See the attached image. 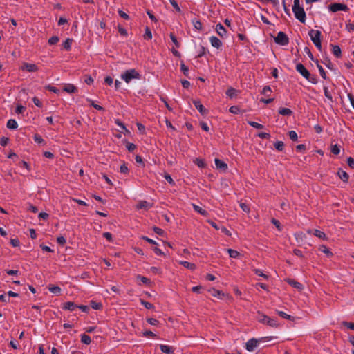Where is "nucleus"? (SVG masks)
Returning a JSON list of instances; mask_svg holds the SVG:
<instances>
[{
  "instance_id": "1",
  "label": "nucleus",
  "mask_w": 354,
  "mask_h": 354,
  "mask_svg": "<svg viewBox=\"0 0 354 354\" xmlns=\"http://www.w3.org/2000/svg\"><path fill=\"white\" fill-rule=\"evenodd\" d=\"M296 70L305 79L312 84H316L318 82V80L315 75H311L310 72L306 68V67L301 63L296 65Z\"/></svg>"
},
{
  "instance_id": "2",
  "label": "nucleus",
  "mask_w": 354,
  "mask_h": 354,
  "mask_svg": "<svg viewBox=\"0 0 354 354\" xmlns=\"http://www.w3.org/2000/svg\"><path fill=\"white\" fill-rule=\"evenodd\" d=\"M258 322L266 324L272 328H278L279 324L276 318H271L261 312H258Z\"/></svg>"
},
{
  "instance_id": "3",
  "label": "nucleus",
  "mask_w": 354,
  "mask_h": 354,
  "mask_svg": "<svg viewBox=\"0 0 354 354\" xmlns=\"http://www.w3.org/2000/svg\"><path fill=\"white\" fill-rule=\"evenodd\" d=\"M140 77L141 75L134 68L127 70L121 75V78L127 84L133 79H140Z\"/></svg>"
},
{
  "instance_id": "4",
  "label": "nucleus",
  "mask_w": 354,
  "mask_h": 354,
  "mask_svg": "<svg viewBox=\"0 0 354 354\" xmlns=\"http://www.w3.org/2000/svg\"><path fill=\"white\" fill-rule=\"evenodd\" d=\"M272 337H263L259 339L251 338L245 343V349L248 351L252 352L256 348L258 347L259 344L262 341V339H268L271 340Z\"/></svg>"
},
{
  "instance_id": "5",
  "label": "nucleus",
  "mask_w": 354,
  "mask_h": 354,
  "mask_svg": "<svg viewBox=\"0 0 354 354\" xmlns=\"http://www.w3.org/2000/svg\"><path fill=\"white\" fill-rule=\"evenodd\" d=\"M274 42L281 46H286L289 44V38L288 35L280 31L278 32L277 37L274 38Z\"/></svg>"
},
{
  "instance_id": "6",
  "label": "nucleus",
  "mask_w": 354,
  "mask_h": 354,
  "mask_svg": "<svg viewBox=\"0 0 354 354\" xmlns=\"http://www.w3.org/2000/svg\"><path fill=\"white\" fill-rule=\"evenodd\" d=\"M328 9L332 12H337L338 11L347 12L349 10V8L346 4L341 3H331L329 5Z\"/></svg>"
},
{
  "instance_id": "7",
  "label": "nucleus",
  "mask_w": 354,
  "mask_h": 354,
  "mask_svg": "<svg viewBox=\"0 0 354 354\" xmlns=\"http://www.w3.org/2000/svg\"><path fill=\"white\" fill-rule=\"evenodd\" d=\"M295 17L301 23H305L306 15L303 7L292 8Z\"/></svg>"
},
{
  "instance_id": "8",
  "label": "nucleus",
  "mask_w": 354,
  "mask_h": 354,
  "mask_svg": "<svg viewBox=\"0 0 354 354\" xmlns=\"http://www.w3.org/2000/svg\"><path fill=\"white\" fill-rule=\"evenodd\" d=\"M308 35L313 44L321 41L322 32L319 30H310Z\"/></svg>"
},
{
  "instance_id": "9",
  "label": "nucleus",
  "mask_w": 354,
  "mask_h": 354,
  "mask_svg": "<svg viewBox=\"0 0 354 354\" xmlns=\"http://www.w3.org/2000/svg\"><path fill=\"white\" fill-rule=\"evenodd\" d=\"M193 104L202 115L205 116L209 113V111L204 107L200 100H193Z\"/></svg>"
},
{
  "instance_id": "10",
  "label": "nucleus",
  "mask_w": 354,
  "mask_h": 354,
  "mask_svg": "<svg viewBox=\"0 0 354 354\" xmlns=\"http://www.w3.org/2000/svg\"><path fill=\"white\" fill-rule=\"evenodd\" d=\"M22 71H26L28 72H35L38 70V67L35 64H30V63H24L23 66H21Z\"/></svg>"
},
{
  "instance_id": "11",
  "label": "nucleus",
  "mask_w": 354,
  "mask_h": 354,
  "mask_svg": "<svg viewBox=\"0 0 354 354\" xmlns=\"http://www.w3.org/2000/svg\"><path fill=\"white\" fill-rule=\"evenodd\" d=\"M286 281L290 286L299 290H301L304 288V286L301 283L295 281L293 279L288 278Z\"/></svg>"
},
{
  "instance_id": "12",
  "label": "nucleus",
  "mask_w": 354,
  "mask_h": 354,
  "mask_svg": "<svg viewBox=\"0 0 354 354\" xmlns=\"http://www.w3.org/2000/svg\"><path fill=\"white\" fill-rule=\"evenodd\" d=\"M216 31L217 34L222 38L227 37V30L221 24H218L216 26Z\"/></svg>"
},
{
  "instance_id": "13",
  "label": "nucleus",
  "mask_w": 354,
  "mask_h": 354,
  "mask_svg": "<svg viewBox=\"0 0 354 354\" xmlns=\"http://www.w3.org/2000/svg\"><path fill=\"white\" fill-rule=\"evenodd\" d=\"M214 162H215L216 167L218 169H220L222 171H225L227 169V168H228L227 165L223 160H221L218 158H216Z\"/></svg>"
},
{
  "instance_id": "14",
  "label": "nucleus",
  "mask_w": 354,
  "mask_h": 354,
  "mask_svg": "<svg viewBox=\"0 0 354 354\" xmlns=\"http://www.w3.org/2000/svg\"><path fill=\"white\" fill-rule=\"evenodd\" d=\"M151 207H152V205L150 203H149V202H147L146 201H140L136 205V207L137 209H144L145 210H148Z\"/></svg>"
},
{
  "instance_id": "15",
  "label": "nucleus",
  "mask_w": 354,
  "mask_h": 354,
  "mask_svg": "<svg viewBox=\"0 0 354 354\" xmlns=\"http://www.w3.org/2000/svg\"><path fill=\"white\" fill-rule=\"evenodd\" d=\"M209 41H210L211 45L217 49H219L222 46L221 41L218 37H216L215 36L210 37Z\"/></svg>"
},
{
  "instance_id": "16",
  "label": "nucleus",
  "mask_w": 354,
  "mask_h": 354,
  "mask_svg": "<svg viewBox=\"0 0 354 354\" xmlns=\"http://www.w3.org/2000/svg\"><path fill=\"white\" fill-rule=\"evenodd\" d=\"M77 308V305L75 304L73 301H67L63 304L62 309L69 310V311H74L75 309Z\"/></svg>"
},
{
  "instance_id": "17",
  "label": "nucleus",
  "mask_w": 354,
  "mask_h": 354,
  "mask_svg": "<svg viewBox=\"0 0 354 354\" xmlns=\"http://www.w3.org/2000/svg\"><path fill=\"white\" fill-rule=\"evenodd\" d=\"M337 174L344 183H347L348 181L349 175L341 168L338 169Z\"/></svg>"
},
{
  "instance_id": "18",
  "label": "nucleus",
  "mask_w": 354,
  "mask_h": 354,
  "mask_svg": "<svg viewBox=\"0 0 354 354\" xmlns=\"http://www.w3.org/2000/svg\"><path fill=\"white\" fill-rule=\"evenodd\" d=\"M208 292L211 294L212 296L219 299H223V297L225 296V293L223 292L216 290L214 288L209 289Z\"/></svg>"
},
{
  "instance_id": "19",
  "label": "nucleus",
  "mask_w": 354,
  "mask_h": 354,
  "mask_svg": "<svg viewBox=\"0 0 354 354\" xmlns=\"http://www.w3.org/2000/svg\"><path fill=\"white\" fill-rule=\"evenodd\" d=\"M63 91L68 93H75L77 88L72 84H66L63 87Z\"/></svg>"
},
{
  "instance_id": "20",
  "label": "nucleus",
  "mask_w": 354,
  "mask_h": 354,
  "mask_svg": "<svg viewBox=\"0 0 354 354\" xmlns=\"http://www.w3.org/2000/svg\"><path fill=\"white\" fill-rule=\"evenodd\" d=\"M160 348L162 353L166 354H173L174 352V348L172 346L168 345L160 344Z\"/></svg>"
},
{
  "instance_id": "21",
  "label": "nucleus",
  "mask_w": 354,
  "mask_h": 354,
  "mask_svg": "<svg viewBox=\"0 0 354 354\" xmlns=\"http://www.w3.org/2000/svg\"><path fill=\"white\" fill-rule=\"evenodd\" d=\"M239 93V91L232 88V87H230L227 91H226V95L230 97V99H232L234 97H236L238 94Z\"/></svg>"
},
{
  "instance_id": "22",
  "label": "nucleus",
  "mask_w": 354,
  "mask_h": 354,
  "mask_svg": "<svg viewBox=\"0 0 354 354\" xmlns=\"http://www.w3.org/2000/svg\"><path fill=\"white\" fill-rule=\"evenodd\" d=\"M331 47H332V53L334 55V56H335L337 58L341 57L342 50H341L339 46L331 44Z\"/></svg>"
},
{
  "instance_id": "23",
  "label": "nucleus",
  "mask_w": 354,
  "mask_h": 354,
  "mask_svg": "<svg viewBox=\"0 0 354 354\" xmlns=\"http://www.w3.org/2000/svg\"><path fill=\"white\" fill-rule=\"evenodd\" d=\"M192 207L194 211L198 213L199 214L204 216H207L208 215V212L206 210L201 208V207H199L198 205L196 204H192Z\"/></svg>"
},
{
  "instance_id": "24",
  "label": "nucleus",
  "mask_w": 354,
  "mask_h": 354,
  "mask_svg": "<svg viewBox=\"0 0 354 354\" xmlns=\"http://www.w3.org/2000/svg\"><path fill=\"white\" fill-rule=\"evenodd\" d=\"M179 263L190 270H194L196 268V266L194 263H192L188 261H181L179 262Z\"/></svg>"
},
{
  "instance_id": "25",
  "label": "nucleus",
  "mask_w": 354,
  "mask_h": 354,
  "mask_svg": "<svg viewBox=\"0 0 354 354\" xmlns=\"http://www.w3.org/2000/svg\"><path fill=\"white\" fill-rule=\"evenodd\" d=\"M315 63L317 64V67L319 70L320 75L322 76V77L323 79L326 80L328 78L326 73L324 69L323 68V67L319 64L318 59H315Z\"/></svg>"
},
{
  "instance_id": "26",
  "label": "nucleus",
  "mask_w": 354,
  "mask_h": 354,
  "mask_svg": "<svg viewBox=\"0 0 354 354\" xmlns=\"http://www.w3.org/2000/svg\"><path fill=\"white\" fill-rule=\"evenodd\" d=\"M6 127L10 129H16L18 127V124L15 120L10 119L7 122Z\"/></svg>"
},
{
  "instance_id": "27",
  "label": "nucleus",
  "mask_w": 354,
  "mask_h": 354,
  "mask_svg": "<svg viewBox=\"0 0 354 354\" xmlns=\"http://www.w3.org/2000/svg\"><path fill=\"white\" fill-rule=\"evenodd\" d=\"M319 250L324 254H326L327 257H332L333 256V253L332 252L329 250L328 248H327L326 245H322L319 246Z\"/></svg>"
},
{
  "instance_id": "28",
  "label": "nucleus",
  "mask_w": 354,
  "mask_h": 354,
  "mask_svg": "<svg viewBox=\"0 0 354 354\" xmlns=\"http://www.w3.org/2000/svg\"><path fill=\"white\" fill-rule=\"evenodd\" d=\"M192 23L194 27L198 30H202L203 25L200 20L196 18H194L192 20Z\"/></svg>"
},
{
  "instance_id": "29",
  "label": "nucleus",
  "mask_w": 354,
  "mask_h": 354,
  "mask_svg": "<svg viewBox=\"0 0 354 354\" xmlns=\"http://www.w3.org/2000/svg\"><path fill=\"white\" fill-rule=\"evenodd\" d=\"M90 306L93 309L95 310H102L103 307L102 304L101 302H97L93 300H91L90 301Z\"/></svg>"
},
{
  "instance_id": "30",
  "label": "nucleus",
  "mask_w": 354,
  "mask_h": 354,
  "mask_svg": "<svg viewBox=\"0 0 354 354\" xmlns=\"http://www.w3.org/2000/svg\"><path fill=\"white\" fill-rule=\"evenodd\" d=\"M277 314L281 317H282L283 319H288V320H290V321H293L294 320V317H292V316H291L290 315H288L287 313H286L283 311L277 310Z\"/></svg>"
},
{
  "instance_id": "31",
  "label": "nucleus",
  "mask_w": 354,
  "mask_h": 354,
  "mask_svg": "<svg viewBox=\"0 0 354 354\" xmlns=\"http://www.w3.org/2000/svg\"><path fill=\"white\" fill-rule=\"evenodd\" d=\"M279 113L282 115H291L292 111L288 108H280L279 109Z\"/></svg>"
},
{
  "instance_id": "32",
  "label": "nucleus",
  "mask_w": 354,
  "mask_h": 354,
  "mask_svg": "<svg viewBox=\"0 0 354 354\" xmlns=\"http://www.w3.org/2000/svg\"><path fill=\"white\" fill-rule=\"evenodd\" d=\"M73 39L68 38L65 40V41L62 44V46L64 49L69 50L71 48V44L73 42Z\"/></svg>"
},
{
  "instance_id": "33",
  "label": "nucleus",
  "mask_w": 354,
  "mask_h": 354,
  "mask_svg": "<svg viewBox=\"0 0 354 354\" xmlns=\"http://www.w3.org/2000/svg\"><path fill=\"white\" fill-rule=\"evenodd\" d=\"M180 71L181 72L183 73V75L185 76H186L187 77H189V68L188 67L183 63V62L182 61L181 63H180Z\"/></svg>"
},
{
  "instance_id": "34",
  "label": "nucleus",
  "mask_w": 354,
  "mask_h": 354,
  "mask_svg": "<svg viewBox=\"0 0 354 354\" xmlns=\"http://www.w3.org/2000/svg\"><path fill=\"white\" fill-rule=\"evenodd\" d=\"M194 163L196 164L199 168H205L207 165L203 159L196 158L194 160Z\"/></svg>"
},
{
  "instance_id": "35",
  "label": "nucleus",
  "mask_w": 354,
  "mask_h": 354,
  "mask_svg": "<svg viewBox=\"0 0 354 354\" xmlns=\"http://www.w3.org/2000/svg\"><path fill=\"white\" fill-rule=\"evenodd\" d=\"M48 290L50 292H52L55 295H60L61 291H62L60 287L57 286H50L48 288Z\"/></svg>"
},
{
  "instance_id": "36",
  "label": "nucleus",
  "mask_w": 354,
  "mask_h": 354,
  "mask_svg": "<svg viewBox=\"0 0 354 354\" xmlns=\"http://www.w3.org/2000/svg\"><path fill=\"white\" fill-rule=\"evenodd\" d=\"M81 342L83 344L88 345L91 342V337L88 335H87L84 333V334L81 335Z\"/></svg>"
},
{
  "instance_id": "37",
  "label": "nucleus",
  "mask_w": 354,
  "mask_h": 354,
  "mask_svg": "<svg viewBox=\"0 0 354 354\" xmlns=\"http://www.w3.org/2000/svg\"><path fill=\"white\" fill-rule=\"evenodd\" d=\"M145 30V34L143 35L144 39H146V40L151 39V38H152V33H151V31L150 28L148 26H146Z\"/></svg>"
},
{
  "instance_id": "38",
  "label": "nucleus",
  "mask_w": 354,
  "mask_h": 354,
  "mask_svg": "<svg viewBox=\"0 0 354 354\" xmlns=\"http://www.w3.org/2000/svg\"><path fill=\"white\" fill-rule=\"evenodd\" d=\"M313 234L315 236H317V237H318L319 239H322L323 240L326 239V234L324 232L320 231L319 230H315Z\"/></svg>"
},
{
  "instance_id": "39",
  "label": "nucleus",
  "mask_w": 354,
  "mask_h": 354,
  "mask_svg": "<svg viewBox=\"0 0 354 354\" xmlns=\"http://www.w3.org/2000/svg\"><path fill=\"white\" fill-rule=\"evenodd\" d=\"M169 37H170V39L172 41V42L174 44L176 48H180V44L178 41V39H177L176 37L175 36L174 33L171 32L169 34Z\"/></svg>"
},
{
  "instance_id": "40",
  "label": "nucleus",
  "mask_w": 354,
  "mask_h": 354,
  "mask_svg": "<svg viewBox=\"0 0 354 354\" xmlns=\"http://www.w3.org/2000/svg\"><path fill=\"white\" fill-rule=\"evenodd\" d=\"M274 146L279 151H282L284 149V143L282 141H277L274 142Z\"/></svg>"
},
{
  "instance_id": "41",
  "label": "nucleus",
  "mask_w": 354,
  "mask_h": 354,
  "mask_svg": "<svg viewBox=\"0 0 354 354\" xmlns=\"http://www.w3.org/2000/svg\"><path fill=\"white\" fill-rule=\"evenodd\" d=\"M227 252L231 258H238L240 256V253L233 249H227Z\"/></svg>"
},
{
  "instance_id": "42",
  "label": "nucleus",
  "mask_w": 354,
  "mask_h": 354,
  "mask_svg": "<svg viewBox=\"0 0 354 354\" xmlns=\"http://www.w3.org/2000/svg\"><path fill=\"white\" fill-rule=\"evenodd\" d=\"M136 278L138 280H140L144 284L149 285L151 283V280L145 277L138 274Z\"/></svg>"
},
{
  "instance_id": "43",
  "label": "nucleus",
  "mask_w": 354,
  "mask_h": 354,
  "mask_svg": "<svg viewBox=\"0 0 354 354\" xmlns=\"http://www.w3.org/2000/svg\"><path fill=\"white\" fill-rule=\"evenodd\" d=\"M140 303L143 305L147 309H153L154 306L153 304L146 301L144 299H140Z\"/></svg>"
},
{
  "instance_id": "44",
  "label": "nucleus",
  "mask_w": 354,
  "mask_h": 354,
  "mask_svg": "<svg viewBox=\"0 0 354 354\" xmlns=\"http://www.w3.org/2000/svg\"><path fill=\"white\" fill-rule=\"evenodd\" d=\"M248 124L255 129H263V126L258 122H254V121H248Z\"/></svg>"
},
{
  "instance_id": "45",
  "label": "nucleus",
  "mask_w": 354,
  "mask_h": 354,
  "mask_svg": "<svg viewBox=\"0 0 354 354\" xmlns=\"http://www.w3.org/2000/svg\"><path fill=\"white\" fill-rule=\"evenodd\" d=\"M328 68L333 70L334 65L328 58H326L324 61L322 62Z\"/></svg>"
},
{
  "instance_id": "46",
  "label": "nucleus",
  "mask_w": 354,
  "mask_h": 354,
  "mask_svg": "<svg viewBox=\"0 0 354 354\" xmlns=\"http://www.w3.org/2000/svg\"><path fill=\"white\" fill-rule=\"evenodd\" d=\"M331 153L334 155H338L340 153V147L338 145L331 146Z\"/></svg>"
},
{
  "instance_id": "47",
  "label": "nucleus",
  "mask_w": 354,
  "mask_h": 354,
  "mask_svg": "<svg viewBox=\"0 0 354 354\" xmlns=\"http://www.w3.org/2000/svg\"><path fill=\"white\" fill-rule=\"evenodd\" d=\"M125 143H126V147L129 151L131 152L136 149V145L135 144L131 143L127 140H125Z\"/></svg>"
},
{
  "instance_id": "48",
  "label": "nucleus",
  "mask_w": 354,
  "mask_h": 354,
  "mask_svg": "<svg viewBox=\"0 0 354 354\" xmlns=\"http://www.w3.org/2000/svg\"><path fill=\"white\" fill-rule=\"evenodd\" d=\"M171 5L173 6V8L176 10V12H181V9L179 7L177 1L176 0H169Z\"/></svg>"
},
{
  "instance_id": "49",
  "label": "nucleus",
  "mask_w": 354,
  "mask_h": 354,
  "mask_svg": "<svg viewBox=\"0 0 354 354\" xmlns=\"http://www.w3.org/2000/svg\"><path fill=\"white\" fill-rule=\"evenodd\" d=\"M341 324L345 327H346L348 329L354 330V323L353 322H348L346 321L342 322Z\"/></svg>"
},
{
  "instance_id": "50",
  "label": "nucleus",
  "mask_w": 354,
  "mask_h": 354,
  "mask_svg": "<svg viewBox=\"0 0 354 354\" xmlns=\"http://www.w3.org/2000/svg\"><path fill=\"white\" fill-rule=\"evenodd\" d=\"M324 95L326 98H328L330 101L333 102V96L330 91H328V88L327 86H324Z\"/></svg>"
},
{
  "instance_id": "51",
  "label": "nucleus",
  "mask_w": 354,
  "mask_h": 354,
  "mask_svg": "<svg viewBox=\"0 0 354 354\" xmlns=\"http://www.w3.org/2000/svg\"><path fill=\"white\" fill-rule=\"evenodd\" d=\"M153 230L155 233H156L157 234H158L161 236H164V235L165 234V231L162 229H161L158 227H156V226L153 227Z\"/></svg>"
},
{
  "instance_id": "52",
  "label": "nucleus",
  "mask_w": 354,
  "mask_h": 354,
  "mask_svg": "<svg viewBox=\"0 0 354 354\" xmlns=\"http://www.w3.org/2000/svg\"><path fill=\"white\" fill-rule=\"evenodd\" d=\"M120 172L124 174H127L129 173V169L127 163L123 162V164L120 166Z\"/></svg>"
},
{
  "instance_id": "53",
  "label": "nucleus",
  "mask_w": 354,
  "mask_h": 354,
  "mask_svg": "<svg viewBox=\"0 0 354 354\" xmlns=\"http://www.w3.org/2000/svg\"><path fill=\"white\" fill-rule=\"evenodd\" d=\"M229 111L233 114H238L241 112V110L238 106H232L230 107Z\"/></svg>"
},
{
  "instance_id": "54",
  "label": "nucleus",
  "mask_w": 354,
  "mask_h": 354,
  "mask_svg": "<svg viewBox=\"0 0 354 354\" xmlns=\"http://www.w3.org/2000/svg\"><path fill=\"white\" fill-rule=\"evenodd\" d=\"M115 123L120 127H121L123 130H124L127 133H129V131L126 128L124 123L119 119L115 120Z\"/></svg>"
},
{
  "instance_id": "55",
  "label": "nucleus",
  "mask_w": 354,
  "mask_h": 354,
  "mask_svg": "<svg viewBox=\"0 0 354 354\" xmlns=\"http://www.w3.org/2000/svg\"><path fill=\"white\" fill-rule=\"evenodd\" d=\"M290 139H291L292 141H297L298 139V136L296 131H290L288 133Z\"/></svg>"
},
{
  "instance_id": "56",
  "label": "nucleus",
  "mask_w": 354,
  "mask_h": 354,
  "mask_svg": "<svg viewBox=\"0 0 354 354\" xmlns=\"http://www.w3.org/2000/svg\"><path fill=\"white\" fill-rule=\"evenodd\" d=\"M59 40V38L57 36H53L51 37L48 42L50 45H54L56 44Z\"/></svg>"
},
{
  "instance_id": "57",
  "label": "nucleus",
  "mask_w": 354,
  "mask_h": 354,
  "mask_svg": "<svg viewBox=\"0 0 354 354\" xmlns=\"http://www.w3.org/2000/svg\"><path fill=\"white\" fill-rule=\"evenodd\" d=\"M206 52H207L206 48L204 47L203 46H201L200 51H199L198 55H196V58L202 57L203 56H204L206 54Z\"/></svg>"
},
{
  "instance_id": "58",
  "label": "nucleus",
  "mask_w": 354,
  "mask_h": 354,
  "mask_svg": "<svg viewBox=\"0 0 354 354\" xmlns=\"http://www.w3.org/2000/svg\"><path fill=\"white\" fill-rule=\"evenodd\" d=\"M240 207L241 208V209L243 212H245L246 213L250 212V208L249 205L248 204H246L245 203H241Z\"/></svg>"
},
{
  "instance_id": "59",
  "label": "nucleus",
  "mask_w": 354,
  "mask_h": 354,
  "mask_svg": "<svg viewBox=\"0 0 354 354\" xmlns=\"http://www.w3.org/2000/svg\"><path fill=\"white\" fill-rule=\"evenodd\" d=\"M164 177L170 185H175L176 183L174 180L172 179L171 176L169 174L165 173Z\"/></svg>"
},
{
  "instance_id": "60",
  "label": "nucleus",
  "mask_w": 354,
  "mask_h": 354,
  "mask_svg": "<svg viewBox=\"0 0 354 354\" xmlns=\"http://www.w3.org/2000/svg\"><path fill=\"white\" fill-rule=\"evenodd\" d=\"M254 273L258 275V276H260V277H263L264 279H268V276L266 274H264L262 270H259V269H254Z\"/></svg>"
},
{
  "instance_id": "61",
  "label": "nucleus",
  "mask_w": 354,
  "mask_h": 354,
  "mask_svg": "<svg viewBox=\"0 0 354 354\" xmlns=\"http://www.w3.org/2000/svg\"><path fill=\"white\" fill-rule=\"evenodd\" d=\"M33 138H34V140H35L36 142L39 143V144H42V143H44V139L42 138V137H41L40 135H39V134H37V133H36V134H35V135H34Z\"/></svg>"
},
{
  "instance_id": "62",
  "label": "nucleus",
  "mask_w": 354,
  "mask_h": 354,
  "mask_svg": "<svg viewBox=\"0 0 354 354\" xmlns=\"http://www.w3.org/2000/svg\"><path fill=\"white\" fill-rule=\"evenodd\" d=\"M57 243L60 245H64L66 243V240L64 236H60L57 238Z\"/></svg>"
},
{
  "instance_id": "63",
  "label": "nucleus",
  "mask_w": 354,
  "mask_h": 354,
  "mask_svg": "<svg viewBox=\"0 0 354 354\" xmlns=\"http://www.w3.org/2000/svg\"><path fill=\"white\" fill-rule=\"evenodd\" d=\"M26 110V107L21 104H18L15 109V113L17 114L23 113Z\"/></svg>"
},
{
  "instance_id": "64",
  "label": "nucleus",
  "mask_w": 354,
  "mask_h": 354,
  "mask_svg": "<svg viewBox=\"0 0 354 354\" xmlns=\"http://www.w3.org/2000/svg\"><path fill=\"white\" fill-rule=\"evenodd\" d=\"M46 89L50 91V92H53L54 93H59V90L57 88V87H55V86H52L50 85H48L46 86Z\"/></svg>"
}]
</instances>
